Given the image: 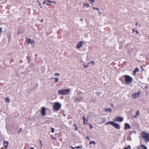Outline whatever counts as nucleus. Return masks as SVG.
<instances>
[{"label":"nucleus","mask_w":149,"mask_h":149,"mask_svg":"<svg viewBox=\"0 0 149 149\" xmlns=\"http://www.w3.org/2000/svg\"><path fill=\"white\" fill-rule=\"evenodd\" d=\"M144 149H147L146 147L145 146L143 148Z\"/></svg>","instance_id":"42"},{"label":"nucleus","mask_w":149,"mask_h":149,"mask_svg":"<svg viewBox=\"0 0 149 149\" xmlns=\"http://www.w3.org/2000/svg\"><path fill=\"white\" fill-rule=\"evenodd\" d=\"M123 149H128V148H127L126 147L124 148Z\"/></svg>","instance_id":"41"},{"label":"nucleus","mask_w":149,"mask_h":149,"mask_svg":"<svg viewBox=\"0 0 149 149\" xmlns=\"http://www.w3.org/2000/svg\"><path fill=\"white\" fill-rule=\"evenodd\" d=\"M72 148V149H74V148H75L74 147H72V146H71V147Z\"/></svg>","instance_id":"47"},{"label":"nucleus","mask_w":149,"mask_h":149,"mask_svg":"<svg viewBox=\"0 0 149 149\" xmlns=\"http://www.w3.org/2000/svg\"><path fill=\"white\" fill-rule=\"evenodd\" d=\"M122 77L125 78V81L126 84L130 83L133 81L132 78L128 75H124L122 76Z\"/></svg>","instance_id":"2"},{"label":"nucleus","mask_w":149,"mask_h":149,"mask_svg":"<svg viewBox=\"0 0 149 149\" xmlns=\"http://www.w3.org/2000/svg\"><path fill=\"white\" fill-rule=\"evenodd\" d=\"M123 118L120 116L116 117L114 119V121L116 122H122L123 121Z\"/></svg>","instance_id":"6"},{"label":"nucleus","mask_w":149,"mask_h":149,"mask_svg":"<svg viewBox=\"0 0 149 149\" xmlns=\"http://www.w3.org/2000/svg\"><path fill=\"white\" fill-rule=\"evenodd\" d=\"M46 110L45 107H42L41 108V114L43 116H44L45 115Z\"/></svg>","instance_id":"9"},{"label":"nucleus","mask_w":149,"mask_h":149,"mask_svg":"<svg viewBox=\"0 0 149 149\" xmlns=\"http://www.w3.org/2000/svg\"><path fill=\"white\" fill-rule=\"evenodd\" d=\"M51 132L52 133H53L54 132V128H53V127H51Z\"/></svg>","instance_id":"24"},{"label":"nucleus","mask_w":149,"mask_h":149,"mask_svg":"<svg viewBox=\"0 0 149 149\" xmlns=\"http://www.w3.org/2000/svg\"><path fill=\"white\" fill-rule=\"evenodd\" d=\"M73 126H75V127H76V126H77L75 124L73 125Z\"/></svg>","instance_id":"48"},{"label":"nucleus","mask_w":149,"mask_h":149,"mask_svg":"<svg viewBox=\"0 0 149 149\" xmlns=\"http://www.w3.org/2000/svg\"><path fill=\"white\" fill-rule=\"evenodd\" d=\"M0 149H6V148L5 149H4V148H1Z\"/></svg>","instance_id":"50"},{"label":"nucleus","mask_w":149,"mask_h":149,"mask_svg":"<svg viewBox=\"0 0 149 149\" xmlns=\"http://www.w3.org/2000/svg\"><path fill=\"white\" fill-rule=\"evenodd\" d=\"M131 127L130 125L128 123H125V128L126 130L130 129Z\"/></svg>","instance_id":"11"},{"label":"nucleus","mask_w":149,"mask_h":149,"mask_svg":"<svg viewBox=\"0 0 149 149\" xmlns=\"http://www.w3.org/2000/svg\"><path fill=\"white\" fill-rule=\"evenodd\" d=\"M21 130H22V128H21L19 130V132H18V133H20L21 132Z\"/></svg>","instance_id":"40"},{"label":"nucleus","mask_w":149,"mask_h":149,"mask_svg":"<svg viewBox=\"0 0 149 149\" xmlns=\"http://www.w3.org/2000/svg\"><path fill=\"white\" fill-rule=\"evenodd\" d=\"M127 147V148H128V149H130L131 148V147L130 145H128Z\"/></svg>","instance_id":"29"},{"label":"nucleus","mask_w":149,"mask_h":149,"mask_svg":"<svg viewBox=\"0 0 149 149\" xmlns=\"http://www.w3.org/2000/svg\"><path fill=\"white\" fill-rule=\"evenodd\" d=\"M136 33L137 34H138L139 33V32L138 31H137V30H136Z\"/></svg>","instance_id":"37"},{"label":"nucleus","mask_w":149,"mask_h":149,"mask_svg":"<svg viewBox=\"0 0 149 149\" xmlns=\"http://www.w3.org/2000/svg\"><path fill=\"white\" fill-rule=\"evenodd\" d=\"M86 138H88H88H89V137H88V136L86 137Z\"/></svg>","instance_id":"54"},{"label":"nucleus","mask_w":149,"mask_h":149,"mask_svg":"<svg viewBox=\"0 0 149 149\" xmlns=\"http://www.w3.org/2000/svg\"><path fill=\"white\" fill-rule=\"evenodd\" d=\"M93 9L95 10H99V8H98L95 7L94 6H93Z\"/></svg>","instance_id":"21"},{"label":"nucleus","mask_w":149,"mask_h":149,"mask_svg":"<svg viewBox=\"0 0 149 149\" xmlns=\"http://www.w3.org/2000/svg\"><path fill=\"white\" fill-rule=\"evenodd\" d=\"M90 63H90H90H88V64H90Z\"/></svg>","instance_id":"55"},{"label":"nucleus","mask_w":149,"mask_h":149,"mask_svg":"<svg viewBox=\"0 0 149 149\" xmlns=\"http://www.w3.org/2000/svg\"><path fill=\"white\" fill-rule=\"evenodd\" d=\"M84 6H86L87 8L89 7V4L87 3H86L84 4Z\"/></svg>","instance_id":"18"},{"label":"nucleus","mask_w":149,"mask_h":149,"mask_svg":"<svg viewBox=\"0 0 149 149\" xmlns=\"http://www.w3.org/2000/svg\"><path fill=\"white\" fill-rule=\"evenodd\" d=\"M105 111L106 112L109 111L110 113L111 112V108L107 109H105Z\"/></svg>","instance_id":"17"},{"label":"nucleus","mask_w":149,"mask_h":149,"mask_svg":"<svg viewBox=\"0 0 149 149\" xmlns=\"http://www.w3.org/2000/svg\"><path fill=\"white\" fill-rule=\"evenodd\" d=\"M91 63H93V64H94V61H92Z\"/></svg>","instance_id":"43"},{"label":"nucleus","mask_w":149,"mask_h":149,"mask_svg":"<svg viewBox=\"0 0 149 149\" xmlns=\"http://www.w3.org/2000/svg\"><path fill=\"white\" fill-rule=\"evenodd\" d=\"M109 124L111 125L115 128L118 129H120V125L118 123H115L113 121H111L106 123L105 124V125H107Z\"/></svg>","instance_id":"3"},{"label":"nucleus","mask_w":149,"mask_h":149,"mask_svg":"<svg viewBox=\"0 0 149 149\" xmlns=\"http://www.w3.org/2000/svg\"><path fill=\"white\" fill-rule=\"evenodd\" d=\"M141 135L142 138L146 142H149V133H147L144 131H143L141 133Z\"/></svg>","instance_id":"1"},{"label":"nucleus","mask_w":149,"mask_h":149,"mask_svg":"<svg viewBox=\"0 0 149 149\" xmlns=\"http://www.w3.org/2000/svg\"><path fill=\"white\" fill-rule=\"evenodd\" d=\"M141 146V147L142 148H144V147H145L146 146L144 145H142Z\"/></svg>","instance_id":"32"},{"label":"nucleus","mask_w":149,"mask_h":149,"mask_svg":"<svg viewBox=\"0 0 149 149\" xmlns=\"http://www.w3.org/2000/svg\"><path fill=\"white\" fill-rule=\"evenodd\" d=\"M89 126H90V128L91 129L93 128V127L92 125H91V124H89Z\"/></svg>","instance_id":"30"},{"label":"nucleus","mask_w":149,"mask_h":149,"mask_svg":"<svg viewBox=\"0 0 149 149\" xmlns=\"http://www.w3.org/2000/svg\"><path fill=\"white\" fill-rule=\"evenodd\" d=\"M88 66H89L88 65H84V68H87V67H88Z\"/></svg>","instance_id":"28"},{"label":"nucleus","mask_w":149,"mask_h":149,"mask_svg":"<svg viewBox=\"0 0 149 149\" xmlns=\"http://www.w3.org/2000/svg\"><path fill=\"white\" fill-rule=\"evenodd\" d=\"M70 91L69 89H61L58 91V93L60 95H65L69 94Z\"/></svg>","instance_id":"5"},{"label":"nucleus","mask_w":149,"mask_h":149,"mask_svg":"<svg viewBox=\"0 0 149 149\" xmlns=\"http://www.w3.org/2000/svg\"><path fill=\"white\" fill-rule=\"evenodd\" d=\"M93 143L94 145H95V144H96V143L94 141H91L90 142V143H89V144L90 145H91V144H92V143Z\"/></svg>","instance_id":"19"},{"label":"nucleus","mask_w":149,"mask_h":149,"mask_svg":"<svg viewBox=\"0 0 149 149\" xmlns=\"http://www.w3.org/2000/svg\"><path fill=\"white\" fill-rule=\"evenodd\" d=\"M30 149H35L33 148V147H31Z\"/></svg>","instance_id":"45"},{"label":"nucleus","mask_w":149,"mask_h":149,"mask_svg":"<svg viewBox=\"0 0 149 149\" xmlns=\"http://www.w3.org/2000/svg\"><path fill=\"white\" fill-rule=\"evenodd\" d=\"M139 26L140 27L141 26V24H139Z\"/></svg>","instance_id":"49"},{"label":"nucleus","mask_w":149,"mask_h":149,"mask_svg":"<svg viewBox=\"0 0 149 149\" xmlns=\"http://www.w3.org/2000/svg\"><path fill=\"white\" fill-rule=\"evenodd\" d=\"M82 20H83V19H80V21H82Z\"/></svg>","instance_id":"53"},{"label":"nucleus","mask_w":149,"mask_h":149,"mask_svg":"<svg viewBox=\"0 0 149 149\" xmlns=\"http://www.w3.org/2000/svg\"><path fill=\"white\" fill-rule=\"evenodd\" d=\"M61 105L58 102H56L54 103L53 109V110L56 111H58L60 109Z\"/></svg>","instance_id":"4"},{"label":"nucleus","mask_w":149,"mask_h":149,"mask_svg":"<svg viewBox=\"0 0 149 149\" xmlns=\"http://www.w3.org/2000/svg\"><path fill=\"white\" fill-rule=\"evenodd\" d=\"M5 101L8 102L10 101V99L8 97H7L5 98Z\"/></svg>","instance_id":"16"},{"label":"nucleus","mask_w":149,"mask_h":149,"mask_svg":"<svg viewBox=\"0 0 149 149\" xmlns=\"http://www.w3.org/2000/svg\"><path fill=\"white\" fill-rule=\"evenodd\" d=\"M82 45V42H80L77 45L76 47L79 49L81 46Z\"/></svg>","instance_id":"14"},{"label":"nucleus","mask_w":149,"mask_h":149,"mask_svg":"<svg viewBox=\"0 0 149 149\" xmlns=\"http://www.w3.org/2000/svg\"><path fill=\"white\" fill-rule=\"evenodd\" d=\"M59 75H60V74L58 73H56L54 74V76H59Z\"/></svg>","instance_id":"26"},{"label":"nucleus","mask_w":149,"mask_h":149,"mask_svg":"<svg viewBox=\"0 0 149 149\" xmlns=\"http://www.w3.org/2000/svg\"><path fill=\"white\" fill-rule=\"evenodd\" d=\"M47 2H50V3H51V1H47Z\"/></svg>","instance_id":"44"},{"label":"nucleus","mask_w":149,"mask_h":149,"mask_svg":"<svg viewBox=\"0 0 149 149\" xmlns=\"http://www.w3.org/2000/svg\"><path fill=\"white\" fill-rule=\"evenodd\" d=\"M74 99L75 102L77 101L81 102L83 100V98L81 97H75Z\"/></svg>","instance_id":"8"},{"label":"nucleus","mask_w":149,"mask_h":149,"mask_svg":"<svg viewBox=\"0 0 149 149\" xmlns=\"http://www.w3.org/2000/svg\"><path fill=\"white\" fill-rule=\"evenodd\" d=\"M38 3H39V5H39V6H40V7L41 8H42V6H41V3L40 2V1H39V0H38Z\"/></svg>","instance_id":"25"},{"label":"nucleus","mask_w":149,"mask_h":149,"mask_svg":"<svg viewBox=\"0 0 149 149\" xmlns=\"http://www.w3.org/2000/svg\"><path fill=\"white\" fill-rule=\"evenodd\" d=\"M82 148V146H81L77 147H76V148H77V149H79V148Z\"/></svg>","instance_id":"31"},{"label":"nucleus","mask_w":149,"mask_h":149,"mask_svg":"<svg viewBox=\"0 0 149 149\" xmlns=\"http://www.w3.org/2000/svg\"><path fill=\"white\" fill-rule=\"evenodd\" d=\"M9 143L8 141H4L3 144L4 145V147L6 149L7 148V147Z\"/></svg>","instance_id":"13"},{"label":"nucleus","mask_w":149,"mask_h":149,"mask_svg":"<svg viewBox=\"0 0 149 149\" xmlns=\"http://www.w3.org/2000/svg\"><path fill=\"white\" fill-rule=\"evenodd\" d=\"M40 144L41 145V147L42 146V144L41 141H40Z\"/></svg>","instance_id":"34"},{"label":"nucleus","mask_w":149,"mask_h":149,"mask_svg":"<svg viewBox=\"0 0 149 149\" xmlns=\"http://www.w3.org/2000/svg\"><path fill=\"white\" fill-rule=\"evenodd\" d=\"M132 30H133V31H134V29H132Z\"/></svg>","instance_id":"56"},{"label":"nucleus","mask_w":149,"mask_h":149,"mask_svg":"<svg viewBox=\"0 0 149 149\" xmlns=\"http://www.w3.org/2000/svg\"><path fill=\"white\" fill-rule=\"evenodd\" d=\"M49 4H51L48 3H46V5H49Z\"/></svg>","instance_id":"46"},{"label":"nucleus","mask_w":149,"mask_h":149,"mask_svg":"<svg viewBox=\"0 0 149 149\" xmlns=\"http://www.w3.org/2000/svg\"><path fill=\"white\" fill-rule=\"evenodd\" d=\"M83 121L84 124H88V119L85 118V116L83 117Z\"/></svg>","instance_id":"12"},{"label":"nucleus","mask_w":149,"mask_h":149,"mask_svg":"<svg viewBox=\"0 0 149 149\" xmlns=\"http://www.w3.org/2000/svg\"><path fill=\"white\" fill-rule=\"evenodd\" d=\"M140 112L139 110H137L136 111V114L135 115L133 116V117L134 118H136L137 117L140 115Z\"/></svg>","instance_id":"15"},{"label":"nucleus","mask_w":149,"mask_h":149,"mask_svg":"<svg viewBox=\"0 0 149 149\" xmlns=\"http://www.w3.org/2000/svg\"><path fill=\"white\" fill-rule=\"evenodd\" d=\"M98 12L99 13V15H100V12H99V11H98Z\"/></svg>","instance_id":"51"},{"label":"nucleus","mask_w":149,"mask_h":149,"mask_svg":"<svg viewBox=\"0 0 149 149\" xmlns=\"http://www.w3.org/2000/svg\"><path fill=\"white\" fill-rule=\"evenodd\" d=\"M51 3H56V2L55 1H51Z\"/></svg>","instance_id":"35"},{"label":"nucleus","mask_w":149,"mask_h":149,"mask_svg":"<svg viewBox=\"0 0 149 149\" xmlns=\"http://www.w3.org/2000/svg\"><path fill=\"white\" fill-rule=\"evenodd\" d=\"M138 23H139V22H136V26H137V25H138Z\"/></svg>","instance_id":"39"},{"label":"nucleus","mask_w":149,"mask_h":149,"mask_svg":"<svg viewBox=\"0 0 149 149\" xmlns=\"http://www.w3.org/2000/svg\"><path fill=\"white\" fill-rule=\"evenodd\" d=\"M28 41V43H31V45H33L35 43L34 41L32 39H31L30 38L27 39Z\"/></svg>","instance_id":"10"},{"label":"nucleus","mask_w":149,"mask_h":149,"mask_svg":"<svg viewBox=\"0 0 149 149\" xmlns=\"http://www.w3.org/2000/svg\"><path fill=\"white\" fill-rule=\"evenodd\" d=\"M91 1L92 3H93L95 2L94 0H90Z\"/></svg>","instance_id":"38"},{"label":"nucleus","mask_w":149,"mask_h":149,"mask_svg":"<svg viewBox=\"0 0 149 149\" xmlns=\"http://www.w3.org/2000/svg\"><path fill=\"white\" fill-rule=\"evenodd\" d=\"M54 79L55 80V83L57 82L58 81L59 79L58 77H56L54 78Z\"/></svg>","instance_id":"20"},{"label":"nucleus","mask_w":149,"mask_h":149,"mask_svg":"<svg viewBox=\"0 0 149 149\" xmlns=\"http://www.w3.org/2000/svg\"><path fill=\"white\" fill-rule=\"evenodd\" d=\"M139 69L138 68H136L135 69L134 71V72L135 73L136 72H138L139 71Z\"/></svg>","instance_id":"23"},{"label":"nucleus","mask_w":149,"mask_h":149,"mask_svg":"<svg viewBox=\"0 0 149 149\" xmlns=\"http://www.w3.org/2000/svg\"><path fill=\"white\" fill-rule=\"evenodd\" d=\"M75 129L76 130H77V126H76L75 128Z\"/></svg>","instance_id":"36"},{"label":"nucleus","mask_w":149,"mask_h":149,"mask_svg":"<svg viewBox=\"0 0 149 149\" xmlns=\"http://www.w3.org/2000/svg\"><path fill=\"white\" fill-rule=\"evenodd\" d=\"M2 29H3L2 27L0 28V33L2 32Z\"/></svg>","instance_id":"27"},{"label":"nucleus","mask_w":149,"mask_h":149,"mask_svg":"<svg viewBox=\"0 0 149 149\" xmlns=\"http://www.w3.org/2000/svg\"><path fill=\"white\" fill-rule=\"evenodd\" d=\"M43 20H41V22H43Z\"/></svg>","instance_id":"52"},{"label":"nucleus","mask_w":149,"mask_h":149,"mask_svg":"<svg viewBox=\"0 0 149 149\" xmlns=\"http://www.w3.org/2000/svg\"><path fill=\"white\" fill-rule=\"evenodd\" d=\"M26 58L28 59V61L29 63L30 62V57L29 56H28L26 57Z\"/></svg>","instance_id":"22"},{"label":"nucleus","mask_w":149,"mask_h":149,"mask_svg":"<svg viewBox=\"0 0 149 149\" xmlns=\"http://www.w3.org/2000/svg\"><path fill=\"white\" fill-rule=\"evenodd\" d=\"M140 91H139L137 93L133 94L132 97L134 99L136 98L137 97L140 96Z\"/></svg>","instance_id":"7"},{"label":"nucleus","mask_w":149,"mask_h":149,"mask_svg":"<svg viewBox=\"0 0 149 149\" xmlns=\"http://www.w3.org/2000/svg\"><path fill=\"white\" fill-rule=\"evenodd\" d=\"M43 4H45L46 3V1L45 0H44L43 2Z\"/></svg>","instance_id":"33"}]
</instances>
